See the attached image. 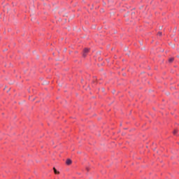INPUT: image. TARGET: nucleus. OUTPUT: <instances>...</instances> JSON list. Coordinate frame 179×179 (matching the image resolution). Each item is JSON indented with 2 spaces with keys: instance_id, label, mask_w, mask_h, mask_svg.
Segmentation results:
<instances>
[{
  "instance_id": "nucleus-1",
  "label": "nucleus",
  "mask_w": 179,
  "mask_h": 179,
  "mask_svg": "<svg viewBox=\"0 0 179 179\" xmlns=\"http://www.w3.org/2000/svg\"><path fill=\"white\" fill-rule=\"evenodd\" d=\"M89 53V48H85L83 50V57L85 58V57H87V54Z\"/></svg>"
},
{
  "instance_id": "nucleus-2",
  "label": "nucleus",
  "mask_w": 179,
  "mask_h": 179,
  "mask_svg": "<svg viewBox=\"0 0 179 179\" xmlns=\"http://www.w3.org/2000/svg\"><path fill=\"white\" fill-rule=\"evenodd\" d=\"M66 164L69 166L70 164H72V161L71 159H67L66 162Z\"/></svg>"
},
{
  "instance_id": "nucleus-3",
  "label": "nucleus",
  "mask_w": 179,
  "mask_h": 179,
  "mask_svg": "<svg viewBox=\"0 0 179 179\" xmlns=\"http://www.w3.org/2000/svg\"><path fill=\"white\" fill-rule=\"evenodd\" d=\"M55 174H59V171H57L55 168H53Z\"/></svg>"
},
{
  "instance_id": "nucleus-4",
  "label": "nucleus",
  "mask_w": 179,
  "mask_h": 179,
  "mask_svg": "<svg viewBox=\"0 0 179 179\" xmlns=\"http://www.w3.org/2000/svg\"><path fill=\"white\" fill-rule=\"evenodd\" d=\"M177 132H178V129H175V130L173 131V135L177 136Z\"/></svg>"
},
{
  "instance_id": "nucleus-5",
  "label": "nucleus",
  "mask_w": 179,
  "mask_h": 179,
  "mask_svg": "<svg viewBox=\"0 0 179 179\" xmlns=\"http://www.w3.org/2000/svg\"><path fill=\"white\" fill-rule=\"evenodd\" d=\"M169 62H173L174 61V58L171 57L169 59Z\"/></svg>"
},
{
  "instance_id": "nucleus-6",
  "label": "nucleus",
  "mask_w": 179,
  "mask_h": 179,
  "mask_svg": "<svg viewBox=\"0 0 179 179\" xmlns=\"http://www.w3.org/2000/svg\"><path fill=\"white\" fill-rule=\"evenodd\" d=\"M162 32H158L157 35L158 36H162Z\"/></svg>"
},
{
  "instance_id": "nucleus-7",
  "label": "nucleus",
  "mask_w": 179,
  "mask_h": 179,
  "mask_svg": "<svg viewBox=\"0 0 179 179\" xmlns=\"http://www.w3.org/2000/svg\"><path fill=\"white\" fill-rule=\"evenodd\" d=\"M87 171H89V169L88 168H87Z\"/></svg>"
}]
</instances>
